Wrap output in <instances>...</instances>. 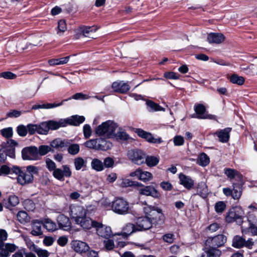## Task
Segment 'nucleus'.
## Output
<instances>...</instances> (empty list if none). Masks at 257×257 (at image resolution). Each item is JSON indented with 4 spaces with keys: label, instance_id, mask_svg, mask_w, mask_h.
<instances>
[{
    "label": "nucleus",
    "instance_id": "obj_60",
    "mask_svg": "<svg viewBox=\"0 0 257 257\" xmlns=\"http://www.w3.org/2000/svg\"><path fill=\"white\" fill-rule=\"evenodd\" d=\"M173 142L175 146H183L184 144V138L180 135L176 136L173 138Z\"/></svg>",
    "mask_w": 257,
    "mask_h": 257
},
{
    "label": "nucleus",
    "instance_id": "obj_63",
    "mask_svg": "<svg viewBox=\"0 0 257 257\" xmlns=\"http://www.w3.org/2000/svg\"><path fill=\"white\" fill-rule=\"evenodd\" d=\"M115 137L120 140L126 141L130 139L129 135L125 132H119L115 134Z\"/></svg>",
    "mask_w": 257,
    "mask_h": 257
},
{
    "label": "nucleus",
    "instance_id": "obj_28",
    "mask_svg": "<svg viewBox=\"0 0 257 257\" xmlns=\"http://www.w3.org/2000/svg\"><path fill=\"white\" fill-rule=\"evenodd\" d=\"M194 110L196 113V117L199 119H206L209 118L207 115L205 114L206 108L204 105L202 104H195Z\"/></svg>",
    "mask_w": 257,
    "mask_h": 257
},
{
    "label": "nucleus",
    "instance_id": "obj_46",
    "mask_svg": "<svg viewBox=\"0 0 257 257\" xmlns=\"http://www.w3.org/2000/svg\"><path fill=\"white\" fill-rule=\"evenodd\" d=\"M153 178V175L151 173L148 171H143L141 170L140 175L139 176V180L146 182L150 181Z\"/></svg>",
    "mask_w": 257,
    "mask_h": 257
},
{
    "label": "nucleus",
    "instance_id": "obj_5",
    "mask_svg": "<svg viewBox=\"0 0 257 257\" xmlns=\"http://www.w3.org/2000/svg\"><path fill=\"white\" fill-rule=\"evenodd\" d=\"M243 211L240 207H235L230 209L226 216V221L228 223L236 222L240 224L242 222Z\"/></svg>",
    "mask_w": 257,
    "mask_h": 257
},
{
    "label": "nucleus",
    "instance_id": "obj_49",
    "mask_svg": "<svg viewBox=\"0 0 257 257\" xmlns=\"http://www.w3.org/2000/svg\"><path fill=\"white\" fill-rule=\"evenodd\" d=\"M207 186L204 184H201L198 188V194L202 198H206L207 196L208 191Z\"/></svg>",
    "mask_w": 257,
    "mask_h": 257
},
{
    "label": "nucleus",
    "instance_id": "obj_47",
    "mask_svg": "<svg viewBox=\"0 0 257 257\" xmlns=\"http://www.w3.org/2000/svg\"><path fill=\"white\" fill-rule=\"evenodd\" d=\"M46 121L37 124L38 133L41 135H46L49 132V127Z\"/></svg>",
    "mask_w": 257,
    "mask_h": 257
},
{
    "label": "nucleus",
    "instance_id": "obj_37",
    "mask_svg": "<svg viewBox=\"0 0 257 257\" xmlns=\"http://www.w3.org/2000/svg\"><path fill=\"white\" fill-rule=\"evenodd\" d=\"M210 163V158L204 153H202L199 154L197 159V164L202 167L207 166Z\"/></svg>",
    "mask_w": 257,
    "mask_h": 257
},
{
    "label": "nucleus",
    "instance_id": "obj_39",
    "mask_svg": "<svg viewBox=\"0 0 257 257\" xmlns=\"http://www.w3.org/2000/svg\"><path fill=\"white\" fill-rule=\"evenodd\" d=\"M146 104L148 106V110L150 112L165 111V109L162 106L151 100L147 101Z\"/></svg>",
    "mask_w": 257,
    "mask_h": 257
},
{
    "label": "nucleus",
    "instance_id": "obj_57",
    "mask_svg": "<svg viewBox=\"0 0 257 257\" xmlns=\"http://www.w3.org/2000/svg\"><path fill=\"white\" fill-rule=\"evenodd\" d=\"M17 131L21 137H25L28 134L27 126L24 125H20L17 127Z\"/></svg>",
    "mask_w": 257,
    "mask_h": 257
},
{
    "label": "nucleus",
    "instance_id": "obj_22",
    "mask_svg": "<svg viewBox=\"0 0 257 257\" xmlns=\"http://www.w3.org/2000/svg\"><path fill=\"white\" fill-rule=\"evenodd\" d=\"M42 220H34L32 222L31 234L34 236H40L43 234Z\"/></svg>",
    "mask_w": 257,
    "mask_h": 257
},
{
    "label": "nucleus",
    "instance_id": "obj_6",
    "mask_svg": "<svg viewBox=\"0 0 257 257\" xmlns=\"http://www.w3.org/2000/svg\"><path fill=\"white\" fill-rule=\"evenodd\" d=\"M22 157L24 160L36 161L40 159L38 148L35 146H30L23 149Z\"/></svg>",
    "mask_w": 257,
    "mask_h": 257
},
{
    "label": "nucleus",
    "instance_id": "obj_36",
    "mask_svg": "<svg viewBox=\"0 0 257 257\" xmlns=\"http://www.w3.org/2000/svg\"><path fill=\"white\" fill-rule=\"evenodd\" d=\"M17 220L21 224H25L30 221V217L24 211H20L17 214Z\"/></svg>",
    "mask_w": 257,
    "mask_h": 257
},
{
    "label": "nucleus",
    "instance_id": "obj_7",
    "mask_svg": "<svg viewBox=\"0 0 257 257\" xmlns=\"http://www.w3.org/2000/svg\"><path fill=\"white\" fill-rule=\"evenodd\" d=\"M87 212V210L81 206L72 204L69 206V215L75 222L86 215Z\"/></svg>",
    "mask_w": 257,
    "mask_h": 257
},
{
    "label": "nucleus",
    "instance_id": "obj_18",
    "mask_svg": "<svg viewBox=\"0 0 257 257\" xmlns=\"http://www.w3.org/2000/svg\"><path fill=\"white\" fill-rule=\"evenodd\" d=\"M72 248L77 253H85L89 249V245L85 242L75 240L72 242Z\"/></svg>",
    "mask_w": 257,
    "mask_h": 257
},
{
    "label": "nucleus",
    "instance_id": "obj_3",
    "mask_svg": "<svg viewBox=\"0 0 257 257\" xmlns=\"http://www.w3.org/2000/svg\"><path fill=\"white\" fill-rule=\"evenodd\" d=\"M144 212L150 218L152 225L162 224L164 222L165 217L161 209L154 206H149L144 208Z\"/></svg>",
    "mask_w": 257,
    "mask_h": 257
},
{
    "label": "nucleus",
    "instance_id": "obj_40",
    "mask_svg": "<svg viewBox=\"0 0 257 257\" xmlns=\"http://www.w3.org/2000/svg\"><path fill=\"white\" fill-rule=\"evenodd\" d=\"M160 158L159 157L148 156L145 158V162L149 167H154L156 166L159 162Z\"/></svg>",
    "mask_w": 257,
    "mask_h": 257
},
{
    "label": "nucleus",
    "instance_id": "obj_16",
    "mask_svg": "<svg viewBox=\"0 0 257 257\" xmlns=\"http://www.w3.org/2000/svg\"><path fill=\"white\" fill-rule=\"evenodd\" d=\"M19 197L15 195H11L7 199H4L3 203L6 208L10 211H13L14 208L19 204Z\"/></svg>",
    "mask_w": 257,
    "mask_h": 257
},
{
    "label": "nucleus",
    "instance_id": "obj_59",
    "mask_svg": "<svg viewBox=\"0 0 257 257\" xmlns=\"http://www.w3.org/2000/svg\"><path fill=\"white\" fill-rule=\"evenodd\" d=\"M27 126L28 133H29V135H34V134H35L36 133H38L37 124L30 123V124H28L27 125Z\"/></svg>",
    "mask_w": 257,
    "mask_h": 257
},
{
    "label": "nucleus",
    "instance_id": "obj_1",
    "mask_svg": "<svg viewBox=\"0 0 257 257\" xmlns=\"http://www.w3.org/2000/svg\"><path fill=\"white\" fill-rule=\"evenodd\" d=\"M38 167L33 165L27 166L26 170H23L18 166H13L11 168L7 165H2L0 167V176L15 173L17 175L18 183L22 186L32 183L34 180V175L38 174Z\"/></svg>",
    "mask_w": 257,
    "mask_h": 257
},
{
    "label": "nucleus",
    "instance_id": "obj_27",
    "mask_svg": "<svg viewBox=\"0 0 257 257\" xmlns=\"http://www.w3.org/2000/svg\"><path fill=\"white\" fill-rule=\"evenodd\" d=\"M69 144V140H61L60 138H57L50 143V147L56 149H60L67 147Z\"/></svg>",
    "mask_w": 257,
    "mask_h": 257
},
{
    "label": "nucleus",
    "instance_id": "obj_54",
    "mask_svg": "<svg viewBox=\"0 0 257 257\" xmlns=\"http://www.w3.org/2000/svg\"><path fill=\"white\" fill-rule=\"evenodd\" d=\"M162 239L164 242L171 244L175 239V235L170 233H166L162 236Z\"/></svg>",
    "mask_w": 257,
    "mask_h": 257
},
{
    "label": "nucleus",
    "instance_id": "obj_17",
    "mask_svg": "<svg viewBox=\"0 0 257 257\" xmlns=\"http://www.w3.org/2000/svg\"><path fill=\"white\" fill-rule=\"evenodd\" d=\"M140 194L151 196L155 198H159L160 195L158 191L153 186H147L139 189Z\"/></svg>",
    "mask_w": 257,
    "mask_h": 257
},
{
    "label": "nucleus",
    "instance_id": "obj_12",
    "mask_svg": "<svg viewBox=\"0 0 257 257\" xmlns=\"http://www.w3.org/2000/svg\"><path fill=\"white\" fill-rule=\"evenodd\" d=\"M152 222L148 215L138 218L136 222L137 230L143 231L148 230L152 227Z\"/></svg>",
    "mask_w": 257,
    "mask_h": 257
},
{
    "label": "nucleus",
    "instance_id": "obj_52",
    "mask_svg": "<svg viewBox=\"0 0 257 257\" xmlns=\"http://www.w3.org/2000/svg\"><path fill=\"white\" fill-rule=\"evenodd\" d=\"M67 100H63L60 103H44L42 104H41V109H51L53 108L56 107L60 106L63 104V103L64 101H66Z\"/></svg>",
    "mask_w": 257,
    "mask_h": 257
},
{
    "label": "nucleus",
    "instance_id": "obj_9",
    "mask_svg": "<svg viewBox=\"0 0 257 257\" xmlns=\"http://www.w3.org/2000/svg\"><path fill=\"white\" fill-rule=\"evenodd\" d=\"M135 132L140 137L146 140L150 143L159 144L162 142V140L161 138H155L151 133L146 132L141 128H136Z\"/></svg>",
    "mask_w": 257,
    "mask_h": 257
},
{
    "label": "nucleus",
    "instance_id": "obj_62",
    "mask_svg": "<svg viewBox=\"0 0 257 257\" xmlns=\"http://www.w3.org/2000/svg\"><path fill=\"white\" fill-rule=\"evenodd\" d=\"M103 167L106 168H112L114 166V161L113 159L111 157H107L104 159L103 161Z\"/></svg>",
    "mask_w": 257,
    "mask_h": 257
},
{
    "label": "nucleus",
    "instance_id": "obj_50",
    "mask_svg": "<svg viewBox=\"0 0 257 257\" xmlns=\"http://www.w3.org/2000/svg\"><path fill=\"white\" fill-rule=\"evenodd\" d=\"M57 29V33L59 36L62 35V34L66 30L67 26L65 20H61L58 22Z\"/></svg>",
    "mask_w": 257,
    "mask_h": 257
},
{
    "label": "nucleus",
    "instance_id": "obj_64",
    "mask_svg": "<svg viewBox=\"0 0 257 257\" xmlns=\"http://www.w3.org/2000/svg\"><path fill=\"white\" fill-rule=\"evenodd\" d=\"M46 167L50 171H54L56 169L55 163L49 158L46 159Z\"/></svg>",
    "mask_w": 257,
    "mask_h": 257
},
{
    "label": "nucleus",
    "instance_id": "obj_25",
    "mask_svg": "<svg viewBox=\"0 0 257 257\" xmlns=\"http://www.w3.org/2000/svg\"><path fill=\"white\" fill-rule=\"evenodd\" d=\"M243 181L238 183H233V188L232 189L231 197L234 200H238L242 194L241 186L243 185Z\"/></svg>",
    "mask_w": 257,
    "mask_h": 257
},
{
    "label": "nucleus",
    "instance_id": "obj_11",
    "mask_svg": "<svg viewBox=\"0 0 257 257\" xmlns=\"http://www.w3.org/2000/svg\"><path fill=\"white\" fill-rule=\"evenodd\" d=\"M63 170L60 168L55 169L53 171V175L57 179L60 181H64V177H70L71 176V171L67 165L62 166Z\"/></svg>",
    "mask_w": 257,
    "mask_h": 257
},
{
    "label": "nucleus",
    "instance_id": "obj_20",
    "mask_svg": "<svg viewBox=\"0 0 257 257\" xmlns=\"http://www.w3.org/2000/svg\"><path fill=\"white\" fill-rule=\"evenodd\" d=\"M231 130V127H226L215 132L214 135L218 137L220 142L223 143H227L229 141Z\"/></svg>",
    "mask_w": 257,
    "mask_h": 257
},
{
    "label": "nucleus",
    "instance_id": "obj_51",
    "mask_svg": "<svg viewBox=\"0 0 257 257\" xmlns=\"http://www.w3.org/2000/svg\"><path fill=\"white\" fill-rule=\"evenodd\" d=\"M38 150V155L40 156H44L47 154L48 153L52 151L51 147L47 145H41L39 146Z\"/></svg>",
    "mask_w": 257,
    "mask_h": 257
},
{
    "label": "nucleus",
    "instance_id": "obj_19",
    "mask_svg": "<svg viewBox=\"0 0 257 257\" xmlns=\"http://www.w3.org/2000/svg\"><path fill=\"white\" fill-rule=\"evenodd\" d=\"M57 221L60 228L64 230H68L70 229L71 223L67 216L60 214L58 216Z\"/></svg>",
    "mask_w": 257,
    "mask_h": 257
},
{
    "label": "nucleus",
    "instance_id": "obj_23",
    "mask_svg": "<svg viewBox=\"0 0 257 257\" xmlns=\"http://www.w3.org/2000/svg\"><path fill=\"white\" fill-rule=\"evenodd\" d=\"M180 184L187 189H191L194 184V181L189 176L183 174L179 175Z\"/></svg>",
    "mask_w": 257,
    "mask_h": 257
},
{
    "label": "nucleus",
    "instance_id": "obj_45",
    "mask_svg": "<svg viewBox=\"0 0 257 257\" xmlns=\"http://www.w3.org/2000/svg\"><path fill=\"white\" fill-rule=\"evenodd\" d=\"M25 209L28 211H33L35 209V204L31 199H26L22 202Z\"/></svg>",
    "mask_w": 257,
    "mask_h": 257
},
{
    "label": "nucleus",
    "instance_id": "obj_43",
    "mask_svg": "<svg viewBox=\"0 0 257 257\" xmlns=\"http://www.w3.org/2000/svg\"><path fill=\"white\" fill-rule=\"evenodd\" d=\"M230 81L239 85H241L244 83V79L242 76H239L236 74L231 75L229 77Z\"/></svg>",
    "mask_w": 257,
    "mask_h": 257
},
{
    "label": "nucleus",
    "instance_id": "obj_44",
    "mask_svg": "<svg viewBox=\"0 0 257 257\" xmlns=\"http://www.w3.org/2000/svg\"><path fill=\"white\" fill-rule=\"evenodd\" d=\"M245 239L239 236L234 237L232 240V246L236 248H241L243 246Z\"/></svg>",
    "mask_w": 257,
    "mask_h": 257
},
{
    "label": "nucleus",
    "instance_id": "obj_10",
    "mask_svg": "<svg viewBox=\"0 0 257 257\" xmlns=\"http://www.w3.org/2000/svg\"><path fill=\"white\" fill-rule=\"evenodd\" d=\"M97 234L103 238L108 239L112 236V232L110 227L103 225L101 223L96 222L94 227Z\"/></svg>",
    "mask_w": 257,
    "mask_h": 257
},
{
    "label": "nucleus",
    "instance_id": "obj_8",
    "mask_svg": "<svg viewBox=\"0 0 257 257\" xmlns=\"http://www.w3.org/2000/svg\"><path fill=\"white\" fill-rule=\"evenodd\" d=\"M128 158L135 164L141 165L145 162V154L140 150H131L127 152Z\"/></svg>",
    "mask_w": 257,
    "mask_h": 257
},
{
    "label": "nucleus",
    "instance_id": "obj_33",
    "mask_svg": "<svg viewBox=\"0 0 257 257\" xmlns=\"http://www.w3.org/2000/svg\"><path fill=\"white\" fill-rule=\"evenodd\" d=\"M42 220L43 226L49 231H54L57 229L56 223L49 218H44Z\"/></svg>",
    "mask_w": 257,
    "mask_h": 257
},
{
    "label": "nucleus",
    "instance_id": "obj_34",
    "mask_svg": "<svg viewBox=\"0 0 257 257\" xmlns=\"http://www.w3.org/2000/svg\"><path fill=\"white\" fill-rule=\"evenodd\" d=\"M221 251L217 248L210 247L206 251L203 253L201 257H220Z\"/></svg>",
    "mask_w": 257,
    "mask_h": 257
},
{
    "label": "nucleus",
    "instance_id": "obj_26",
    "mask_svg": "<svg viewBox=\"0 0 257 257\" xmlns=\"http://www.w3.org/2000/svg\"><path fill=\"white\" fill-rule=\"evenodd\" d=\"M224 36L221 33H210L207 37L209 43L220 44L224 40Z\"/></svg>",
    "mask_w": 257,
    "mask_h": 257
},
{
    "label": "nucleus",
    "instance_id": "obj_42",
    "mask_svg": "<svg viewBox=\"0 0 257 257\" xmlns=\"http://www.w3.org/2000/svg\"><path fill=\"white\" fill-rule=\"evenodd\" d=\"M86 163L87 161L81 157H77L74 161L75 168L76 170H80L82 168L85 167Z\"/></svg>",
    "mask_w": 257,
    "mask_h": 257
},
{
    "label": "nucleus",
    "instance_id": "obj_38",
    "mask_svg": "<svg viewBox=\"0 0 257 257\" xmlns=\"http://www.w3.org/2000/svg\"><path fill=\"white\" fill-rule=\"evenodd\" d=\"M72 141L69 140V145L67 147V151L69 154L72 155H77L80 151V146L78 144H72Z\"/></svg>",
    "mask_w": 257,
    "mask_h": 257
},
{
    "label": "nucleus",
    "instance_id": "obj_35",
    "mask_svg": "<svg viewBox=\"0 0 257 257\" xmlns=\"http://www.w3.org/2000/svg\"><path fill=\"white\" fill-rule=\"evenodd\" d=\"M97 30V28L95 26H82L80 27V31L82 33L83 36L86 37L92 38L91 37V34L95 33Z\"/></svg>",
    "mask_w": 257,
    "mask_h": 257
},
{
    "label": "nucleus",
    "instance_id": "obj_55",
    "mask_svg": "<svg viewBox=\"0 0 257 257\" xmlns=\"http://www.w3.org/2000/svg\"><path fill=\"white\" fill-rule=\"evenodd\" d=\"M91 96L84 94L82 93H76V94H74L71 97L69 98L68 99H67L66 101L71 99V98L74 99H81V100H85V99H88L90 98Z\"/></svg>",
    "mask_w": 257,
    "mask_h": 257
},
{
    "label": "nucleus",
    "instance_id": "obj_21",
    "mask_svg": "<svg viewBox=\"0 0 257 257\" xmlns=\"http://www.w3.org/2000/svg\"><path fill=\"white\" fill-rule=\"evenodd\" d=\"M224 174L230 180L235 178L238 182L243 181L242 175L235 169L225 168Z\"/></svg>",
    "mask_w": 257,
    "mask_h": 257
},
{
    "label": "nucleus",
    "instance_id": "obj_31",
    "mask_svg": "<svg viewBox=\"0 0 257 257\" xmlns=\"http://www.w3.org/2000/svg\"><path fill=\"white\" fill-rule=\"evenodd\" d=\"M138 231L136 226L133 223H128L123 227L121 234L124 237H127L133 233Z\"/></svg>",
    "mask_w": 257,
    "mask_h": 257
},
{
    "label": "nucleus",
    "instance_id": "obj_32",
    "mask_svg": "<svg viewBox=\"0 0 257 257\" xmlns=\"http://www.w3.org/2000/svg\"><path fill=\"white\" fill-rule=\"evenodd\" d=\"M71 56H66L60 58L51 59L48 61L50 66H55L59 65H64L68 63Z\"/></svg>",
    "mask_w": 257,
    "mask_h": 257
},
{
    "label": "nucleus",
    "instance_id": "obj_41",
    "mask_svg": "<svg viewBox=\"0 0 257 257\" xmlns=\"http://www.w3.org/2000/svg\"><path fill=\"white\" fill-rule=\"evenodd\" d=\"M91 166L93 170L97 172L101 171L104 169L103 162L98 159H94L92 160Z\"/></svg>",
    "mask_w": 257,
    "mask_h": 257
},
{
    "label": "nucleus",
    "instance_id": "obj_13",
    "mask_svg": "<svg viewBox=\"0 0 257 257\" xmlns=\"http://www.w3.org/2000/svg\"><path fill=\"white\" fill-rule=\"evenodd\" d=\"M226 241V237L223 234H219L213 237H209L206 241V243L210 247L215 248L223 245Z\"/></svg>",
    "mask_w": 257,
    "mask_h": 257
},
{
    "label": "nucleus",
    "instance_id": "obj_30",
    "mask_svg": "<svg viewBox=\"0 0 257 257\" xmlns=\"http://www.w3.org/2000/svg\"><path fill=\"white\" fill-rule=\"evenodd\" d=\"M106 139L98 138V150L107 151L111 148L112 143Z\"/></svg>",
    "mask_w": 257,
    "mask_h": 257
},
{
    "label": "nucleus",
    "instance_id": "obj_29",
    "mask_svg": "<svg viewBox=\"0 0 257 257\" xmlns=\"http://www.w3.org/2000/svg\"><path fill=\"white\" fill-rule=\"evenodd\" d=\"M46 122L48 125V126L49 127V131L50 130H57L60 127L66 126V121L64 120V119H61L58 121L54 120H49Z\"/></svg>",
    "mask_w": 257,
    "mask_h": 257
},
{
    "label": "nucleus",
    "instance_id": "obj_24",
    "mask_svg": "<svg viewBox=\"0 0 257 257\" xmlns=\"http://www.w3.org/2000/svg\"><path fill=\"white\" fill-rule=\"evenodd\" d=\"M64 120L66 121V126L67 124L78 126L85 121V117L83 116L75 115Z\"/></svg>",
    "mask_w": 257,
    "mask_h": 257
},
{
    "label": "nucleus",
    "instance_id": "obj_61",
    "mask_svg": "<svg viewBox=\"0 0 257 257\" xmlns=\"http://www.w3.org/2000/svg\"><path fill=\"white\" fill-rule=\"evenodd\" d=\"M13 129L12 127H8L1 130V134L6 138H10L13 136Z\"/></svg>",
    "mask_w": 257,
    "mask_h": 257
},
{
    "label": "nucleus",
    "instance_id": "obj_53",
    "mask_svg": "<svg viewBox=\"0 0 257 257\" xmlns=\"http://www.w3.org/2000/svg\"><path fill=\"white\" fill-rule=\"evenodd\" d=\"M215 210L217 213H221L226 208V204L223 201H218L215 203Z\"/></svg>",
    "mask_w": 257,
    "mask_h": 257
},
{
    "label": "nucleus",
    "instance_id": "obj_48",
    "mask_svg": "<svg viewBox=\"0 0 257 257\" xmlns=\"http://www.w3.org/2000/svg\"><path fill=\"white\" fill-rule=\"evenodd\" d=\"M98 138L95 139L89 140L84 143V145L86 147L98 150Z\"/></svg>",
    "mask_w": 257,
    "mask_h": 257
},
{
    "label": "nucleus",
    "instance_id": "obj_15",
    "mask_svg": "<svg viewBox=\"0 0 257 257\" xmlns=\"http://www.w3.org/2000/svg\"><path fill=\"white\" fill-rule=\"evenodd\" d=\"M111 87L114 92L120 93H125L131 88L128 82L123 81H115L112 83Z\"/></svg>",
    "mask_w": 257,
    "mask_h": 257
},
{
    "label": "nucleus",
    "instance_id": "obj_4",
    "mask_svg": "<svg viewBox=\"0 0 257 257\" xmlns=\"http://www.w3.org/2000/svg\"><path fill=\"white\" fill-rule=\"evenodd\" d=\"M111 208V210L116 214H126L130 210L129 203L122 198L117 197L112 202Z\"/></svg>",
    "mask_w": 257,
    "mask_h": 257
},
{
    "label": "nucleus",
    "instance_id": "obj_2",
    "mask_svg": "<svg viewBox=\"0 0 257 257\" xmlns=\"http://www.w3.org/2000/svg\"><path fill=\"white\" fill-rule=\"evenodd\" d=\"M117 126L114 121L108 120L97 126L95 129V133L99 137H104L106 139L113 138Z\"/></svg>",
    "mask_w": 257,
    "mask_h": 257
},
{
    "label": "nucleus",
    "instance_id": "obj_14",
    "mask_svg": "<svg viewBox=\"0 0 257 257\" xmlns=\"http://www.w3.org/2000/svg\"><path fill=\"white\" fill-rule=\"evenodd\" d=\"M96 222V221L92 220L91 218L85 215L84 216L80 217V219H77L75 222L84 229H90L92 227H94Z\"/></svg>",
    "mask_w": 257,
    "mask_h": 257
},
{
    "label": "nucleus",
    "instance_id": "obj_58",
    "mask_svg": "<svg viewBox=\"0 0 257 257\" xmlns=\"http://www.w3.org/2000/svg\"><path fill=\"white\" fill-rule=\"evenodd\" d=\"M83 133L85 139H88L91 135L92 130L90 125L85 124L83 126Z\"/></svg>",
    "mask_w": 257,
    "mask_h": 257
},
{
    "label": "nucleus",
    "instance_id": "obj_56",
    "mask_svg": "<svg viewBox=\"0 0 257 257\" xmlns=\"http://www.w3.org/2000/svg\"><path fill=\"white\" fill-rule=\"evenodd\" d=\"M34 251L37 253L38 257H48L49 252L46 250L37 248L33 244Z\"/></svg>",
    "mask_w": 257,
    "mask_h": 257
}]
</instances>
